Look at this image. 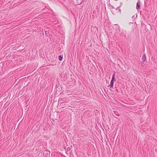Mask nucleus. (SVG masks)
Masks as SVG:
<instances>
[{
	"label": "nucleus",
	"instance_id": "nucleus-1",
	"mask_svg": "<svg viewBox=\"0 0 157 157\" xmlns=\"http://www.w3.org/2000/svg\"><path fill=\"white\" fill-rule=\"evenodd\" d=\"M115 74L114 73L112 75V79L110 82V85L109 86L110 88H113V87L114 81L115 80Z\"/></svg>",
	"mask_w": 157,
	"mask_h": 157
},
{
	"label": "nucleus",
	"instance_id": "nucleus-2",
	"mask_svg": "<svg viewBox=\"0 0 157 157\" xmlns=\"http://www.w3.org/2000/svg\"><path fill=\"white\" fill-rule=\"evenodd\" d=\"M114 28L117 33H118L120 32L121 28L117 25L116 24L115 25Z\"/></svg>",
	"mask_w": 157,
	"mask_h": 157
},
{
	"label": "nucleus",
	"instance_id": "nucleus-3",
	"mask_svg": "<svg viewBox=\"0 0 157 157\" xmlns=\"http://www.w3.org/2000/svg\"><path fill=\"white\" fill-rule=\"evenodd\" d=\"M113 116L116 117H119L120 116L119 114L118 113V111L117 110H115L113 111Z\"/></svg>",
	"mask_w": 157,
	"mask_h": 157
},
{
	"label": "nucleus",
	"instance_id": "nucleus-4",
	"mask_svg": "<svg viewBox=\"0 0 157 157\" xmlns=\"http://www.w3.org/2000/svg\"><path fill=\"white\" fill-rule=\"evenodd\" d=\"M140 1L139 0L137 2L136 4V9L138 10L139 9L140 7Z\"/></svg>",
	"mask_w": 157,
	"mask_h": 157
},
{
	"label": "nucleus",
	"instance_id": "nucleus-5",
	"mask_svg": "<svg viewBox=\"0 0 157 157\" xmlns=\"http://www.w3.org/2000/svg\"><path fill=\"white\" fill-rule=\"evenodd\" d=\"M146 58V55L145 54H144L142 56V61L143 62H144Z\"/></svg>",
	"mask_w": 157,
	"mask_h": 157
},
{
	"label": "nucleus",
	"instance_id": "nucleus-6",
	"mask_svg": "<svg viewBox=\"0 0 157 157\" xmlns=\"http://www.w3.org/2000/svg\"><path fill=\"white\" fill-rule=\"evenodd\" d=\"M85 0H77V1L78 4V5H80L82 2H83Z\"/></svg>",
	"mask_w": 157,
	"mask_h": 157
},
{
	"label": "nucleus",
	"instance_id": "nucleus-7",
	"mask_svg": "<svg viewBox=\"0 0 157 157\" xmlns=\"http://www.w3.org/2000/svg\"><path fill=\"white\" fill-rule=\"evenodd\" d=\"M63 56H59V60H62L63 59Z\"/></svg>",
	"mask_w": 157,
	"mask_h": 157
},
{
	"label": "nucleus",
	"instance_id": "nucleus-8",
	"mask_svg": "<svg viewBox=\"0 0 157 157\" xmlns=\"http://www.w3.org/2000/svg\"><path fill=\"white\" fill-rule=\"evenodd\" d=\"M120 7H117L116 9V10H117L119 12L121 13V10L120 9Z\"/></svg>",
	"mask_w": 157,
	"mask_h": 157
},
{
	"label": "nucleus",
	"instance_id": "nucleus-9",
	"mask_svg": "<svg viewBox=\"0 0 157 157\" xmlns=\"http://www.w3.org/2000/svg\"><path fill=\"white\" fill-rule=\"evenodd\" d=\"M116 91L117 93H119L120 92L121 90L120 89H117V88L115 90Z\"/></svg>",
	"mask_w": 157,
	"mask_h": 157
},
{
	"label": "nucleus",
	"instance_id": "nucleus-10",
	"mask_svg": "<svg viewBox=\"0 0 157 157\" xmlns=\"http://www.w3.org/2000/svg\"><path fill=\"white\" fill-rule=\"evenodd\" d=\"M71 149L69 147H68L67 148V150L68 151H70V150Z\"/></svg>",
	"mask_w": 157,
	"mask_h": 157
},
{
	"label": "nucleus",
	"instance_id": "nucleus-11",
	"mask_svg": "<svg viewBox=\"0 0 157 157\" xmlns=\"http://www.w3.org/2000/svg\"><path fill=\"white\" fill-rule=\"evenodd\" d=\"M132 18L133 19H135V17L134 16H133L132 17Z\"/></svg>",
	"mask_w": 157,
	"mask_h": 157
},
{
	"label": "nucleus",
	"instance_id": "nucleus-12",
	"mask_svg": "<svg viewBox=\"0 0 157 157\" xmlns=\"http://www.w3.org/2000/svg\"><path fill=\"white\" fill-rule=\"evenodd\" d=\"M144 5L146 6V3L145 0L144 1Z\"/></svg>",
	"mask_w": 157,
	"mask_h": 157
},
{
	"label": "nucleus",
	"instance_id": "nucleus-13",
	"mask_svg": "<svg viewBox=\"0 0 157 157\" xmlns=\"http://www.w3.org/2000/svg\"><path fill=\"white\" fill-rule=\"evenodd\" d=\"M149 25V26L150 27H151V25Z\"/></svg>",
	"mask_w": 157,
	"mask_h": 157
},
{
	"label": "nucleus",
	"instance_id": "nucleus-14",
	"mask_svg": "<svg viewBox=\"0 0 157 157\" xmlns=\"http://www.w3.org/2000/svg\"><path fill=\"white\" fill-rule=\"evenodd\" d=\"M45 33L46 34H47V32H45Z\"/></svg>",
	"mask_w": 157,
	"mask_h": 157
},
{
	"label": "nucleus",
	"instance_id": "nucleus-15",
	"mask_svg": "<svg viewBox=\"0 0 157 157\" xmlns=\"http://www.w3.org/2000/svg\"><path fill=\"white\" fill-rule=\"evenodd\" d=\"M146 1H147V0H146Z\"/></svg>",
	"mask_w": 157,
	"mask_h": 157
}]
</instances>
